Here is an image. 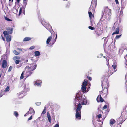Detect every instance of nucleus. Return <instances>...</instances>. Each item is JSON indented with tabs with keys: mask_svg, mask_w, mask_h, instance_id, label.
<instances>
[{
	"mask_svg": "<svg viewBox=\"0 0 127 127\" xmlns=\"http://www.w3.org/2000/svg\"><path fill=\"white\" fill-rule=\"evenodd\" d=\"M84 95L79 94V93H76L74 102L75 107L77 106V104L79 103V100H80V102L81 103L82 105H86L87 104V100L85 98H84Z\"/></svg>",
	"mask_w": 127,
	"mask_h": 127,
	"instance_id": "obj_1",
	"label": "nucleus"
},
{
	"mask_svg": "<svg viewBox=\"0 0 127 127\" xmlns=\"http://www.w3.org/2000/svg\"><path fill=\"white\" fill-rule=\"evenodd\" d=\"M111 15V10L108 8V7H106L104 8V11H102L101 16V20L103 19V20L107 18V15L110 16Z\"/></svg>",
	"mask_w": 127,
	"mask_h": 127,
	"instance_id": "obj_2",
	"label": "nucleus"
},
{
	"mask_svg": "<svg viewBox=\"0 0 127 127\" xmlns=\"http://www.w3.org/2000/svg\"><path fill=\"white\" fill-rule=\"evenodd\" d=\"M82 107V106L80 103L77 105V108L76 110L75 117L77 118L78 119H80L81 118V109Z\"/></svg>",
	"mask_w": 127,
	"mask_h": 127,
	"instance_id": "obj_3",
	"label": "nucleus"
},
{
	"mask_svg": "<svg viewBox=\"0 0 127 127\" xmlns=\"http://www.w3.org/2000/svg\"><path fill=\"white\" fill-rule=\"evenodd\" d=\"M88 84L87 80L86 79H85L82 83L81 90L82 92L84 93L86 92V86Z\"/></svg>",
	"mask_w": 127,
	"mask_h": 127,
	"instance_id": "obj_4",
	"label": "nucleus"
},
{
	"mask_svg": "<svg viewBox=\"0 0 127 127\" xmlns=\"http://www.w3.org/2000/svg\"><path fill=\"white\" fill-rule=\"evenodd\" d=\"M36 64L33 63H32V64H30L28 67L29 69H31V70L33 71L36 69Z\"/></svg>",
	"mask_w": 127,
	"mask_h": 127,
	"instance_id": "obj_5",
	"label": "nucleus"
},
{
	"mask_svg": "<svg viewBox=\"0 0 127 127\" xmlns=\"http://www.w3.org/2000/svg\"><path fill=\"white\" fill-rule=\"evenodd\" d=\"M96 100L97 101L99 102L100 101L101 102H102L104 101L103 98L101 97V95H98L97 98Z\"/></svg>",
	"mask_w": 127,
	"mask_h": 127,
	"instance_id": "obj_6",
	"label": "nucleus"
},
{
	"mask_svg": "<svg viewBox=\"0 0 127 127\" xmlns=\"http://www.w3.org/2000/svg\"><path fill=\"white\" fill-rule=\"evenodd\" d=\"M96 5V0H92L91 2V6L92 5V7H95Z\"/></svg>",
	"mask_w": 127,
	"mask_h": 127,
	"instance_id": "obj_7",
	"label": "nucleus"
},
{
	"mask_svg": "<svg viewBox=\"0 0 127 127\" xmlns=\"http://www.w3.org/2000/svg\"><path fill=\"white\" fill-rule=\"evenodd\" d=\"M112 67L113 68L114 70V71L113 72H112L111 70H110V69H111V68H109V72H110H110H111V74H112L113 73V72H115V71H116V65H112Z\"/></svg>",
	"mask_w": 127,
	"mask_h": 127,
	"instance_id": "obj_8",
	"label": "nucleus"
},
{
	"mask_svg": "<svg viewBox=\"0 0 127 127\" xmlns=\"http://www.w3.org/2000/svg\"><path fill=\"white\" fill-rule=\"evenodd\" d=\"M42 82L40 80H38L35 81V84L38 86H41V84Z\"/></svg>",
	"mask_w": 127,
	"mask_h": 127,
	"instance_id": "obj_9",
	"label": "nucleus"
},
{
	"mask_svg": "<svg viewBox=\"0 0 127 127\" xmlns=\"http://www.w3.org/2000/svg\"><path fill=\"white\" fill-rule=\"evenodd\" d=\"M7 64V63L6 61L4 60H3L2 62V67L3 68H5L6 67Z\"/></svg>",
	"mask_w": 127,
	"mask_h": 127,
	"instance_id": "obj_10",
	"label": "nucleus"
},
{
	"mask_svg": "<svg viewBox=\"0 0 127 127\" xmlns=\"http://www.w3.org/2000/svg\"><path fill=\"white\" fill-rule=\"evenodd\" d=\"M34 111L33 109L32 108H30L29 111L27 113H28V114H34Z\"/></svg>",
	"mask_w": 127,
	"mask_h": 127,
	"instance_id": "obj_11",
	"label": "nucleus"
},
{
	"mask_svg": "<svg viewBox=\"0 0 127 127\" xmlns=\"http://www.w3.org/2000/svg\"><path fill=\"white\" fill-rule=\"evenodd\" d=\"M110 125L112 126L115 123V120L113 119H111L110 120Z\"/></svg>",
	"mask_w": 127,
	"mask_h": 127,
	"instance_id": "obj_12",
	"label": "nucleus"
},
{
	"mask_svg": "<svg viewBox=\"0 0 127 127\" xmlns=\"http://www.w3.org/2000/svg\"><path fill=\"white\" fill-rule=\"evenodd\" d=\"M47 116L49 122L50 123H51V118L49 112H47Z\"/></svg>",
	"mask_w": 127,
	"mask_h": 127,
	"instance_id": "obj_13",
	"label": "nucleus"
},
{
	"mask_svg": "<svg viewBox=\"0 0 127 127\" xmlns=\"http://www.w3.org/2000/svg\"><path fill=\"white\" fill-rule=\"evenodd\" d=\"M120 29L119 27L117 28L116 30L115 31L112 33V35H113L115 34H118L119 32Z\"/></svg>",
	"mask_w": 127,
	"mask_h": 127,
	"instance_id": "obj_14",
	"label": "nucleus"
},
{
	"mask_svg": "<svg viewBox=\"0 0 127 127\" xmlns=\"http://www.w3.org/2000/svg\"><path fill=\"white\" fill-rule=\"evenodd\" d=\"M90 8H89V11H90ZM88 13L89 14V17L91 19H92L93 17H94V16L93 15L92 13L91 12L89 11L88 12Z\"/></svg>",
	"mask_w": 127,
	"mask_h": 127,
	"instance_id": "obj_15",
	"label": "nucleus"
},
{
	"mask_svg": "<svg viewBox=\"0 0 127 127\" xmlns=\"http://www.w3.org/2000/svg\"><path fill=\"white\" fill-rule=\"evenodd\" d=\"M11 40V36L9 35L7 36L6 40L7 42H9Z\"/></svg>",
	"mask_w": 127,
	"mask_h": 127,
	"instance_id": "obj_16",
	"label": "nucleus"
},
{
	"mask_svg": "<svg viewBox=\"0 0 127 127\" xmlns=\"http://www.w3.org/2000/svg\"><path fill=\"white\" fill-rule=\"evenodd\" d=\"M52 38V37L51 36H50L48 38L46 41V44H48L49 43Z\"/></svg>",
	"mask_w": 127,
	"mask_h": 127,
	"instance_id": "obj_17",
	"label": "nucleus"
},
{
	"mask_svg": "<svg viewBox=\"0 0 127 127\" xmlns=\"http://www.w3.org/2000/svg\"><path fill=\"white\" fill-rule=\"evenodd\" d=\"M13 29L12 28H9L7 29V31L9 34H11L12 33Z\"/></svg>",
	"mask_w": 127,
	"mask_h": 127,
	"instance_id": "obj_18",
	"label": "nucleus"
},
{
	"mask_svg": "<svg viewBox=\"0 0 127 127\" xmlns=\"http://www.w3.org/2000/svg\"><path fill=\"white\" fill-rule=\"evenodd\" d=\"M31 39V38L30 37H26L24 39L23 41H27L30 40Z\"/></svg>",
	"mask_w": 127,
	"mask_h": 127,
	"instance_id": "obj_19",
	"label": "nucleus"
},
{
	"mask_svg": "<svg viewBox=\"0 0 127 127\" xmlns=\"http://www.w3.org/2000/svg\"><path fill=\"white\" fill-rule=\"evenodd\" d=\"M17 50H18L19 54L21 52H24L25 50L23 49H21L19 48H17Z\"/></svg>",
	"mask_w": 127,
	"mask_h": 127,
	"instance_id": "obj_20",
	"label": "nucleus"
},
{
	"mask_svg": "<svg viewBox=\"0 0 127 127\" xmlns=\"http://www.w3.org/2000/svg\"><path fill=\"white\" fill-rule=\"evenodd\" d=\"M35 56H38L40 55V52L39 51H36L34 52Z\"/></svg>",
	"mask_w": 127,
	"mask_h": 127,
	"instance_id": "obj_21",
	"label": "nucleus"
},
{
	"mask_svg": "<svg viewBox=\"0 0 127 127\" xmlns=\"http://www.w3.org/2000/svg\"><path fill=\"white\" fill-rule=\"evenodd\" d=\"M102 32L101 30L99 31L96 33L97 35L98 36H100Z\"/></svg>",
	"mask_w": 127,
	"mask_h": 127,
	"instance_id": "obj_22",
	"label": "nucleus"
},
{
	"mask_svg": "<svg viewBox=\"0 0 127 127\" xmlns=\"http://www.w3.org/2000/svg\"><path fill=\"white\" fill-rule=\"evenodd\" d=\"M3 34L5 36H6V35L8 34H9L7 31H4L3 32Z\"/></svg>",
	"mask_w": 127,
	"mask_h": 127,
	"instance_id": "obj_23",
	"label": "nucleus"
},
{
	"mask_svg": "<svg viewBox=\"0 0 127 127\" xmlns=\"http://www.w3.org/2000/svg\"><path fill=\"white\" fill-rule=\"evenodd\" d=\"M46 106L44 107V109L42 112V113L45 114L46 113Z\"/></svg>",
	"mask_w": 127,
	"mask_h": 127,
	"instance_id": "obj_24",
	"label": "nucleus"
},
{
	"mask_svg": "<svg viewBox=\"0 0 127 127\" xmlns=\"http://www.w3.org/2000/svg\"><path fill=\"white\" fill-rule=\"evenodd\" d=\"M24 72L23 71L21 74V76L20 79H23L24 78Z\"/></svg>",
	"mask_w": 127,
	"mask_h": 127,
	"instance_id": "obj_25",
	"label": "nucleus"
},
{
	"mask_svg": "<svg viewBox=\"0 0 127 127\" xmlns=\"http://www.w3.org/2000/svg\"><path fill=\"white\" fill-rule=\"evenodd\" d=\"M27 0H23V3L24 6H25L26 5L27 3Z\"/></svg>",
	"mask_w": 127,
	"mask_h": 127,
	"instance_id": "obj_26",
	"label": "nucleus"
},
{
	"mask_svg": "<svg viewBox=\"0 0 127 127\" xmlns=\"http://www.w3.org/2000/svg\"><path fill=\"white\" fill-rule=\"evenodd\" d=\"M32 73V72L30 71H28L27 73V74L28 76L30 75Z\"/></svg>",
	"mask_w": 127,
	"mask_h": 127,
	"instance_id": "obj_27",
	"label": "nucleus"
},
{
	"mask_svg": "<svg viewBox=\"0 0 127 127\" xmlns=\"http://www.w3.org/2000/svg\"><path fill=\"white\" fill-rule=\"evenodd\" d=\"M13 52L14 54L16 55H18L19 54V53L17 52L15 50H14L13 51Z\"/></svg>",
	"mask_w": 127,
	"mask_h": 127,
	"instance_id": "obj_28",
	"label": "nucleus"
},
{
	"mask_svg": "<svg viewBox=\"0 0 127 127\" xmlns=\"http://www.w3.org/2000/svg\"><path fill=\"white\" fill-rule=\"evenodd\" d=\"M121 8L122 10L125 7V6L124 5V4L123 3H122V4H121Z\"/></svg>",
	"mask_w": 127,
	"mask_h": 127,
	"instance_id": "obj_29",
	"label": "nucleus"
},
{
	"mask_svg": "<svg viewBox=\"0 0 127 127\" xmlns=\"http://www.w3.org/2000/svg\"><path fill=\"white\" fill-rule=\"evenodd\" d=\"M14 115L16 117H18V113L17 111H15L14 112Z\"/></svg>",
	"mask_w": 127,
	"mask_h": 127,
	"instance_id": "obj_30",
	"label": "nucleus"
},
{
	"mask_svg": "<svg viewBox=\"0 0 127 127\" xmlns=\"http://www.w3.org/2000/svg\"><path fill=\"white\" fill-rule=\"evenodd\" d=\"M103 56V55L102 54H100L97 56V57L98 58H100L102 57Z\"/></svg>",
	"mask_w": 127,
	"mask_h": 127,
	"instance_id": "obj_31",
	"label": "nucleus"
},
{
	"mask_svg": "<svg viewBox=\"0 0 127 127\" xmlns=\"http://www.w3.org/2000/svg\"><path fill=\"white\" fill-rule=\"evenodd\" d=\"M22 8L21 7L19 9V15L20 16L22 13Z\"/></svg>",
	"mask_w": 127,
	"mask_h": 127,
	"instance_id": "obj_32",
	"label": "nucleus"
},
{
	"mask_svg": "<svg viewBox=\"0 0 127 127\" xmlns=\"http://www.w3.org/2000/svg\"><path fill=\"white\" fill-rule=\"evenodd\" d=\"M7 56L6 55H4L2 56L1 57V59H3V58H4V59H5V58H6Z\"/></svg>",
	"mask_w": 127,
	"mask_h": 127,
	"instance_id": "obj_33",
	"label": "nucleus"
},
{
	"mask_svg": "<svg viewBox=\"0 0 127 127\" xmlns=\"http://www.w3.org/2000/svg\"><path fill=\"white\" fill-rule=\"evenodd\" d=\"M88 28L89 29H90L92 30H95V28L94 27H93L91 26H89L88 27Z\"/></svg>",
	"mask_w": 127,
	"mask_h": 127,
	"instance_id": "obj_34",
	"label": "nucleus"
},
{
	"mask_svg": "<svg viewBox=\"0 0 127 127\" xmlns=\"http://www.w3.org/2000/svg\"><path fill=\"white\" fill-rule=\"evenodd\" d=\"M9 88L8 87H7L5 89V91L6 92H7L9 91Z\"/></svg>",
	"mask_w": 127,
	"mask_h": 127,
	"instance_id": "obj_35",
	"label": "nucleus"
},
{
	"mask_svg": "<svg viewBox=\"0 0 127 127\" xmlns=\"http://www.w3.org/2000/svg\"><path fill=\"white\" fill-rule=\"evenodd\" d=\"M91 22L92 26H93L94 25H95L94 22L92 20H91Z\"/></svg>",
	"mask_w": 127,
	"mask_h": 127,
	"instance_id": "obj_36",
	"label": "nucleus"
},
{
	"mask_svg": "<svg viewBox=\"0 0 127 127\" xmlns=\"http://www.w3.org/2000/svg\"><path fill=\"white\" fill-rule=\"evenodd\" d=\"M121 34L120 35H117L115 37V38L116 39H118L119 38H120V37L121 36Z\"/></svg>",
	"mask_w": 127,
	"mask_h": 127,
	"instance_id": "obj_37",
	"label": "nucleus"
},
{
	"mask_svg": "<svg viewBox=\"0 0 127 127\" xmlns=\"http://www.w3.org/2000/svg\"><path fill=\"white\" fill-rule=\"evenodd\" d=\"M41 102H37L35 103L36 105L37 106L40 105L41 104Z\"/></svg>",
	"mask_w": 127,
	"mask_h": 127,
	"instance_id": "obj_38",
	"label": "nucleus"
},
{
	"mask_svg": "<svg viewBox=\"0 0 127 127\" xmlns=\"http://www.w3.org/2000/svg\"><path fill=\"white\" fill-rule=\"evenodd\" d=\"M12 67L11 66H10L9 68V69L8 70V71L9 72H10L11 71V70H12Z\"/></svg>",
	"mask_w": 127,
	"mask_h": 127,
	"instance_id": "obj_39",
	"label": "nucleus"
},
{
	"mask_svg": "<svg viewBox=\"0 0 127 127\" xmlns=\"http://www.w3.org/2000/svg\"><path fill=\"white\" fill-rule=\"evenodd\" d=\"M20 62V61L19 60H16L15 61V63L16 64H19Z\"/></svg>",
	"mask_w": 127,
	"mask_h": 127,
	"instance_id": "obj_40",
	"label": "nucleus"
},
{
	"mask_svg": "<svg viewBox=\"0 0 127 127\" xmlns=\"http://www.w3.org/2000/svg\"><path fill=\"white\" fill-rule=\"evenodd\" d=\"M5 19L6 20H7L8 21H11V20L10 19H9L7 17H6L5 18Z\"/></svg>",
	"mask_w": 127,
	"mask_h": 127,
	"instance_id": "obj_41",
	"label": "nucleus"
},
{
	"mask_svg": "<svg viewBox=\"0 0 127 127\" xmlns=\"http://www.w3.org/2000/svg\"><path fill=\"white\" fill-rule=\"evenodd\" d=\"M107 107V105H105L103 107V109H105Z\"/></svg>",
	"mask_w": 127,
	"mask_h": 127,
	"instance_id": "obj_42",
	"label": "nucleus"
},
{
	"mask_svg": "<svg viewBox=\"0 0 127 127\" xmlns=\"http://www.w3.org/2000/svg\"><path fill=\"white\" fill-rule=\"evenodd\" d=\"M54 127H59V124L58 123L56 124Z\"/></svg>",
	"mask_w": 127,
	"mask_h": 127,
	"instance_id": "obj_43",
	"label": "nucleus"
},
{
	"mask_svg": "<svg viewBox=\"0 0 127 127\" xmlns=\"http://www.w3.org/2000/svg\"><path fill=\"white\" fill-rule=\"evenodd\" d=\"M34 47L33 46H32L30 48V49L31 50H32L34 49Z\"/></svg>",
	"mask_w": 127,
	"mask_h": 127,
	"instance_id": "obj_44",
	"label": "nucleus"
},
{
	"mask_svg": "<svg viewBox=\"0 0 127 127\" xmlns=\"http://www.w3.org/2000/svg\"><path fill=\"white\" fill-rule=\"evenodd\" d=\"M97 117L98 118H101V115L100 114H99L98 115Z\"/></svg>",
	"mask_w": 127,
	"mask_h": 127,
	"instance_id": "obj_45",
	"label": "nucleus"
},
{
	"mask_svg": "<svg viewBox=\"0 0 127 127\" xmlns=\"http://www.w3.org/2000/svg\"><path fill=\"white\" fill-rule=\"evenodd\" d=\"M32 118V116H31L30 118H29L28 120V121L30 120H31Z\"/></svg>",
	"mask_w": 127,
	"mask_h": 127,
	"instance_id": "obj_46",
	"label": "nucleus"
},
{
	"mask_svg": "<svg viewBox=\"0 0 127 127\" xmlns=\"http://www.w3.org/2000/svg\"><path fill=\"white\" fill-rule=\"evenodd\" d=\"M115 2L116 4H119V2L118 0H115Z\"/></svg>",
	"mask_w": 127,
	"mask_h": 127,
	"instance_id": "obj_47",
	"label": "nucleus"
},
{
	"mask_svg": "<svg viewBox=\"0 0 127 127\" xmlns=\"http://www.w3.org/2000/svg\"><path fill=\"white\" fill-rule=\"evenodd\" d=\"M14 58H16L17 59H20V58L18 57H15Z\"/></svg>",
	"mask_w": 127,
	"mask_h": 127,
	"instance_id": "obj_48",
	"label": "nucleus"
},
{
	"mask_svg": "<svg viewBox=\"0 0 127 127\" xmlns=\"http://www.w3.org/2000/svg\"><path fill=\"white\" fill-rule=\"evenodd\" d=\"M23 94V93H22V92H21V93H19V95H22H22H23V96L24 95V94Z\"/></svg>",
	"mask_w": 127,
	"mask_h": 127,
	"instance_id": "obj_49",
	"label": "nucleus"
},
{
	"mask_svg": "<svg viewBox=\"0 0 127 127\" xmlns=\"http://www.w3.org/2000/svg\"><path fill=\"white\" fill-rule=\"evenodd\" d=\"M1 37H2V39L3 40H4V41H5V39L4 38V37L2 36V35H1Z\"/></svg>",
	"mask_w": 127,
	"mask_h": 127,
	"instance_id": "obj_50",
	"label": "nucleus"
},
{
	"mask_svg": "<svg viewBox=\"0 0 127 127\" xmlns=\"http://www.w3.org/2000/svg\"><path fill=\"white\" fill-rule=\"evenodd\" d=\"M91 81L92 80V78L90 77H89L88 78Z\"/></svg>",
	"mask_w": 127,
	"mask_h": 127,
	"instance_id": "obj_51",
	"label": "nucleus"
},
{
	"mask_svg": "<svg viewBox=\"0 0 127 127\" xmlns=\"http://www.w3.org/2000/svg\"><path fill=\"white\" fill-rule=\"evenodd\" d=\"M57 34H56V37H55V41H56V39H57Z\"/></svg>",
	"mask_w": 127,
	"mask_h": 127,
	"instance_id": "obj_52",
	"label": "nucleus"
},
{
	"mask_svg": "<svg viewBox=\"0 0 127 127\" xmlns=\"http://www.w3.org/2000/svg\"><path fill=\"white\" fill-rule=\"evenodd\" d=\"M28 113H27L26 114H25V115H24V116L25 117L26 116H27V115H28Z\"/></svg>",
	"mask_w": 127,
	"mask_h": 127,
	"instance_id": "obj_53",
	"label": "nucleus"
},
{
	"mask_svg": "<svg viewBox=\"0 0 127 127\" xmlns=\"http://www.w3.org/2000/svg\"><path fill=\"white\" fill-rule=\"evenodd\" d=\"M20 0H17V1L18 2H19Z\"/></svg>",
	"mask_w": 127,
	"mask_h": 127,
	"instance_id": "obj_54",
	"label": "nucleus"
},
{
	"mask_svg": "<svg viewBox=\"0 0 127 127\" xmlns=\"http://www.w3.org/2000/svg\"><path fill=\"white\" fill-rule=\"evenodd\" d=\"M105 90L107 92V88H105Z\"/></svg>",
	"mask_w": 127,
	"mask_h": 127,
	"instance_id": "obj_55",
	"label": "nucleus"
},
{
	"mask_svg": "<svg viewBox=\"0 0 127 127\" xmlns=\"http://www.w3.org/2000/svg\"><path fill=\"white\" fill-rule=\"evenodd\" d=\"M101 85H102V87L103 88V84H102H102Z\"/></svg>",
	"mask_w": 127,
	"mask_h": 127,
	"instance_id": "obj_56",
	"label": "nucleus"
},
{
	"mask_svg": "<svg viewBox=\"0 0 127 127\" xmlns=\"http://www.w3.org/2000/svg\"><path fill=\"white\" fill-rule=\"evenodd\" d=\"M92 11H94V9H92Z\"/></svg>",
	"mask_w": 127,
	"mask_h": 127,
	"instance_id": "obj_57",
	"label": "nucleus"
},
{
	"mask_svg": "<svg viewBox=\"0 0 127 127\" xmlns=\"http://www.w3.org/2000/svg\"><path fill=\"white\" fill-rule=\"evenodd\" d=\"M51 28H52V27H51L50 26H49Z\"/></svg>",
	"mask_w": 127,
	"mask_h": 127,
	"instance_id": "obj_58",
	"label": "nucleus"
},
{
	"mask_svg": "<svg viewBox=\"0 0 127 127\" xmlns=\"http://www.w3.org/2000/svg\"><path fill=\"white\" fill-rule=\"evenodd\" d=\"M106 38V37H104L103 38H102V39H103V38Z\"/></svg>",
	"mask_w": 127,
	"mask_h": 127,
	"instance_id": "obj_59",
	"label": "nucleus"
},
{
	"mask_svg": "<svg viewBox=\"0 0 127 127\" xmlns=\"http://www.w3.org/2000/svg\"><path fill=\"white\" fill-rule=\"evenodd\" d=\"M63 0V1H65V0L67 1V0Z\"/></svg>",
	"mask_w": 127,
	"mask_h": 127,
	"instance_id": "obj_60",
	"label": "nucleus"
},
{
	"mask_svg": "<svg viewBox=\"0 0 127 127\" xmlns=\"http://www.w3.org/2000/svg\"><path fill=\"white\" fill-rule=\"evenodd\" d=\"M103 57H104V58H105V56H103Z\"/></svg>",
	"mask_w": 127,
	"mask_h": 127,
	"instance_id": "obj_61",
	"label": "nucleus"
},
{
	"mask_svg": "<svg viewBox=\"0 0 127 127\" xmlns=\"http://www.w3.org/2000/svg\"><path fill=\"white\" fill-rule=\"evenodd\" d=\"M11 0H9V1H11Z\"/></svg>",
	"mask_w": 127,
	"mask_h": 127,
	"instance_id": "obj_62",
	"label": "nucleus"
},
{
	"mask_svg": "<svg viewBox=\"0 0 127 127\" xmlns=\"http://www.w3.org/2000/svg\"><path fill=\"white\" fill-rule=\"evenodd\" d=\"M105 39H104V42H105Z\"/></svg>",
	"mask_w": 127,
	"mask_h": 127,
	"instance_id": "obj_63",
	"label": "nucleus"
},
{
	"mask_svg": "<svg viewBox=\"0 0 127 127\" xmlns=\"http://www.w3.org/2000/svg\"><path fill=\"white\" fill-rule=\"evenodd\" d=\"M13 0H12V2L13 1Z\"/></svg>",
	"mask_w": 127,
	"mask_h": 127,
	"instance_id": "obj_64",
	"label": "nucleus"
}]
</instances>
